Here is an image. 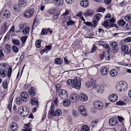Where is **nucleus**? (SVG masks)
Returning a JSON list of instances; mask_svg holds the SVG:
<instances>
[{"label": "nucleus", "mask_w": 131, "mask_h": 131, "mask_svg": "<svg viewBox=\"0 0 131 131\" xmlns=\"http://www.w3.org/2000/svg\"><path fill=\"white\" fill-rule=\"evenodd\" d=\"M0 76L4 78L7 75L10 79L11 76L12 69L11 67L8 68V65L6 63H2L0 65Z\"/></svg>", "instance_id": "obj_1"}, {"label": "nucleus", "mask_w": 131, "mask_h": 131, "mask_svg": "<svg viewBox=\"0 0 131 131\" xmlns=\"http://www.w3.org/2000/svg\"><path fill=\"white\" fill-rule=\"evenodd\" d=\"M127 83L124 81H121L118 83L116 88L119 92H123L127 89Z\"/></svg>", "instance_id": "obj_2"}, {"label": "nucleus", "mask_w": 131, "mask_h": 131, "mask_svg": "<svg viewBox=\"0 0 131 131\" xmlns=\"http://www.w3.org/2000/svg\"><path fill=\"white\" fill-rule=\"evenodd\" d=\"M18 112L22 116L25 117L28 115L29 113V110L26 107L21 106L19 108Z\"/></svg>", "instance_id": "obj_3"}, {"label": "nucleus", "mask_w": 131, "mask_h": 131, "mask_svg": "<svg viewBox=\"0 0 131 131\" xmlns=\"http://www.w3.org/2000/svg\"><path fill=\"white\" fill-rule=\"evenodd\" d=\"M58 95L59 97L62 99L64 100L67 98L68 93L65 90L60 89L58 92Z\"/></svg>", "instance_id": "obj_4"}, {"label": "nucleus", "mask_w": 131, "mask_h": 131, "mask_svg": "<svg viewBox=\"0 0 131 131\" xmlns=\"http://www.w3.org/2000/svg\"><path fill=\"white\" fill-rule=\"evenodd\" d=\"M72 88L76 89H79L81 86L80 80L78 77H76L74 79V82L73 84Z\"/></svg>", "instance_id": "obj_5"}, {"label": "nucleus", "mask_w": 131, "mask_h": 131, "mask_svg": "<svg viewBox=\"0 0 131 131\" xmlns=\"http://www.w3.org/2000/svg\"><path fill=\"white\" fill-rule=\"evenodd\" d=\"M35 12L34 9L33 8L29 9L24 14V16L26 18H29L32 16Z\"/></svg>", "instance_id": "obj_6"}, {"label": "nucleus", "mask_w": 131, "mask_h": 131, "mask_svg": "<svg viewBox=\"0 0 131 131\" xmlns=\"http://www.w3.org/2000/svg\"><path fill=\"white\" fill-rule=\"evenodd\" d=\"M94 107L99 110L102 109L103 107V105L102 102L100 101H96L94 103Z\"/></svg>", "instance_id": "obj_7"}, {"label": "nucleus", "mask_w": 131, "mask_h": 131, "mask_svg": "<svg viewBox=\"0 0 131 131\" xmlns=\"http://www.w3.org/2000/svg\"><path fill=\"white\" fill-rule=\"evenodd\" d=\"M1 14L3 15V18L5 19H7L10 15V12L8 10L6 9H3Z\"/></svg>", "instance_id": "obj_8"}, {"label": "nucleus", "mask_w": 131, "mask_h": 131, "mask_svg": "<svg viewBox=\"0 0 131 131\" xmlns=\"http://www.w3.org/2000/svg\"><path fill=\"white\" fill-rule=\"evenodd\" d=\"M21 100L24 102H26L28 99V95L27 93L26 92H22L20 94Z\"/></svg>", "instance_id": "obj_9"}, {"label": "nucleus", "mask_w": 131, "mask_h": 131, "mask_svg": "<svg viewBox=\"0 0 131 131\" xmlns=\"http://www.w3.org/2000/svg\"><path fill=\"white\" fill-rule=\"evenodd\" d=\"M78 98V96L75 94L73 93L71 94L70 96V101L74 103L77 101L79 99Z\"/></svg>", "instance_id": "obj_10"}, {"label": "nucleus", "mask_w": 131, "mask_h": 131, "mask_svg": "<svg viewBox=\"0 0 131 131\" xmlns=\"http://www.w3.org/2000/svg\"><path fill=\"white\" fill-rule=\"evenodd\" d=\"M108 99L111 101L113 102H115L118 99V96L116 94H112L109 96Z\"/></svg>", "instance_id": "obj_11"}, {"label": "nucleus", "mask_w": 131, "mask_h": 131, "mask_svg": "<svg viewBox=\"0 0 131 131\" xmlns=\"http://www.w3.org/2000/svg\"><path fill=\"white\" fill-rule=\"evenodd\" d=\"M78 110L80 113L83 116L87 115L86 110L83 106H80L78 108Z\"/></svg>", "instance_id": "obj_12"}, {"label": "nucleus", "mask_w": 131, "mask_h": 131, "mask_svg": "<svg viewBox=\"0 0 131 131\" xmlns=\"http://www.w3.org/2000/svg\"><path fill=\"white\" fill-rule=\"evenodd\" d=\"M102 25L104 26L106 28H107L108 27H115V25L113 24H111L109 23L108 21H104L103 22L102 24Z\"/></svg>", "instance_id": "obj_13"}, {"label": "nucleus", "mask_w": 131, "mask_h": 131, "mask_svg": "<svg viewBox=\"0 0 131 131\" xmlns=\"http://www.w3.org/2000/svg\"><path fill=\"white\" fill-rule=\"evenodd\" d=\"M80 5L83 7H87L89 5V2L88 0H81L80 2Z\"/></svg>", "instance_id": "obj_14"}, {"label": "nucleus", "mask_w": 131, "mask_h": 131, "mask_svg": "<svg viewBox=\"0 0 131 131\" xmlns=\"http://www.w3.org/2000/svg\"><path fill=\"white\" fill-rule=\"evenodd\" d=\"M80 99L81 101L82 102H85L88 99L87 96L84 93H81L80 95Z\"/></svg>", "instance_id": "obj_15"}, {"label": "nucleus", "mask_w": 131, "mask_h": 131, "mask_svg": "<svg viewBox=\"0 0 131 131\" xmlns=\"http://www.w3.org/2000/svg\"><path fill=\"white\" fill-rule=\"evenodd\" d=\"M11 129L13 131H16L18 129V126L15 122H13L11 123L10 125Z\"/></svg>", "instance_id": "obj_16"}, {"label": "nucleus", "mask_w": 131, "mask_h": 131, "mask_svg": "<svg viewBox=\"0 0 131 131\" xmlns=\"http://www.w3.org/2000/svg\"><path fill=\"white\" fill-rule=\"evenodd\" d=\"M36 93V91L34 88L31 87L28 90V94L30 96H33Z\"/></svg>", "instance_id": "obj_17"}, {"label": "nucleus", "mask_w": 131, "mask_h": 131, "mask_svg": "<svg viewBox=\"0 0 131 131\" xmlns=\"http://www.w3.org/2000/svg\"><path fill=\"white\" fill-rule=\"evenodd\" d=\"M108 71L106 67H102L101 69L100 73L103 75H107L108 73Z\"/></svg>", "instance_id": "obj_18"}, {"label": "nucleus", "mask_w": 131, "mask_h": 131, "mask_svg": "<svg viewBox=\"0 0 131 131\" xmlns=\"http://www.w3.org/2000/svg\"><path fill=\"white\" fill-rule=\"evenodd\" d=\"M109 123L111 126H114L117 124L116 118L115 117L111 118L109 120Z\"/></svg>", "instance_id": "obj_19"}, {"label": "nucleus", "mask_w": 131, "mask_h": 131, "mask_svg": "<svg viewBox=\"0 0 131 131\" xmlns=\"http://www.w3.org/2000/svg\"><path fill=\"white\" fill-rule=\"evenodd\" d=\"M25 128L23 131H31L32 129L31 125L29 123L25 125Z\"/></svg>", "instance_id": "obj_20"}, {"label": "nucleus", "mask_w": 131, "mask_h": 131, "mask_svg": "<svg viewBox=\"0 0 131 131\" xmlns=\"http://www.w3.org/2000/svg\"><path fill=\"white\" fill-rule=\"evenodd\" d=\"M54 3L56 5L58 6H61L63 4V0H53Z\"/></svg>", "instance_id": "obj_21"}, {"label": "nucleus", "mask_w": 131, "mask_h": 131, "mask_svg": "<svg viewBox=\"0 0 131 131\" xmlns=\"http://www.w3.org/2000/svg\"><path fill=\"white\" fill-rule=\"evenodd\" d=\"M18 4L21 7H24L27 5L26 1V0H19Z\"/></svg>", "instance_id": "obj_22"}, {"label": "nucleus", "mask_w": 131, "mask_h": 131, "mask_svg": "<svg viewBox=\"0 0 131 131\" xmlns=\"http://www.w3.org/2000/svg\"><path fill=\"white\" fill-rule=\"evenodd\" d=\"M30 103L32 105H37V106L38 105V101L35 98L32 97L31 99Z\"/></svg>", "instance_id": "obj_23"}, {"label": "nucleus", "mask_w": 131, "mask_h": 131, "mask_svg": "<svg viewBox=\"0 0 131 131\" xmlns=\"http://www.w3.org/2000/svg\"><path fill=\"white\" fill-rule=\"evenodd\" d=\"M110 73L111 75L113 77H115L118 74L117 71L115 69H113L111 70Z\"/></svg>", "instance_id": "obj_24"}, {"label": "nucleus", "mask_w": 131, "mask_h": 131, "mask_svg": "<svg viewBox=\"0 0 131 131\" xmlns=\"http://www.w3.org/2000/svg\"><path fill=\"white\" fill-rule=\"evenodd\" d=\"M110 46L113 48H117L118 46V43L115 41H112L110 43Z\"/></svg>", "instance_id": "obj_25"}, {"label": "nucleus", "mask_w": 131, "mask_h": 131, "mask_svg": "<svg viewBox=\"0 0 131 131\" xmlns=\"http://www.w3.org/2000/svg\"><path fill=\"white\" fill-rule=\"evenodd\" d=\"M93 11L92 10L89 9L86 10L84 13L85 16H89L93 14Z\"/></svg>", "instance_id": "obj_26"}, {"label": "nucleus", "mask_w": 131, "mask_h": 131, "mask_svg": "<svg viewBox=\"0 0 131 131\" xmlns=\"http://www.w3.org/2000/svg\"><path fill=\"white\" fill-rule=\"evenodd\" d=\"M58 12L56 9L54 8H53L49 10L48 11V13L50 14L53 15L56 13Z\"/></svg>", "instance_id": "obj_27"}, {"label": "nucleus", "mask_w": 131, "mask_h": 131, "mask_svg": "<svg viewBox=\"0 0 131 131\" xmlns=\"http://www.w3.org/2000/svg\"><path fill=\"white\" fill-rule=\"evenodd\" d=\"M62 63L63 61L59 58H56L54 62V63L57 64H60Z\"/></svg>", "instance_id": "obj_28"}, {"label": "nucleus", "mask_w": 131, "mask_h": 131, "mask_svg": "<svg viewBox=\"0 0 131 131\" xmlns=\"http://www.w3.org/2000/svg\"><path fill=\"white\" fill-rule=\"evenodd\" d=\"M117 23L119 26H123L126 24V22L123 19H121L118 21Z\"/></svg>", "instance_id": "obj_29"}, {"label": "nucleus", "mask_w": 131, "mask_h": 131, "mask_svg": "<svg viewBox=\"0 0 131 131\" xmlns=\"http://www.w3.org/2000/svg\"><path fill=\"white\" fill-rule=\"evenodd\" d=\"M128 49V46L127 45H124L122 46L121 47V49L122 51L125 53L127 52Z\"/></svg>", "instance_id": "obj_30"}, {"label": "nucleus", "mask_w": 131, "mask_h": 131, "mask_svg": "<svg viewBox=\"0 0 131 131\" xmlns=\"http://www.w3.org/2000/svg\"><path fill=\"white\" fill-rule=\"evenodd\" d=\"M12 41L14 44L19 46L20 45V41L17 39H14L12 40Z\"/></svg>", "instance_id": "obj_31"}, {"label": "nucleus", "mask_w": 131, "mask_h": 131, "mask_svg": "<svg viewBox=\"0 0 131 131\" xmlns=\"http://www.w3.org/2000/svg\"><path fill=\"white\" fill-rule=\"evenodd\" d=\"M63 104L65 106H69L70 104V101L68 99L64 100L63 101Z\"/></svg>", "instance_id": "obj_32"}, {"label": "nucleus", "mask_w": 131, "mask_h": 131, "mask_svg": "<svg viewBox=\"0 0 131 131\" xmlns=\"http://www.w3.org/2000/svg\"><path fill=\"white\" fill-rule=\"evenodd\" d=\"M102 16L100 13H97L95 15L94 17V19H95L96 20L99 21L100 19L102 17Z\"/></svg>", "instance_id": "obj_33"}, {"label": "nucleus", "mask_w": 131, "mask_h": 131, "mask_svg": "<svg viewBox=\"0 0 131 131\" xmlns=\"http://www.w3.org/2000/svg\"><path fill=\"white\" fill-rule=\"evenodd\" d=\"M2 87L4 89H6L8 87V82L6 80H3L2 84Z\"/></svg>", "instance_id": "obj_34"}, {"label": "nucleus", "mask_w": 131, "mask_h": 131, "mask_svg": "<svg viewBox=\"0 0 131 131\" xmlns=\"http://www.w3.org/2000/svg\"><path fill=\"white\" fill-rule=\"evenodd\" d=\"M81 129L82 131H90L89 127L86 125H83Z\"/></svg>", "instance_id": "obj_35"}, {"label": "nucleus", "mask_w": 131, "mask_h": 131, "mask_svg": "<svg viewBox=\"0 0 131 131\" xmlns=\"http://www.w3.org/2000/svg\"><path fill=\"white\" fill-rule=\"evenodd\" d=\"M125 20L127 21H131V15L128 14L126 16L124 17Z\"/></svg>", "instance_id": "obj_36"}, {"label": "nucleus", "mask_w": 131, "mask_h": 131, "mask_svg": "<svg viewBox=\"0 0 131 131\" xmlns=\"http://www.w3.org/2000/svg\"><path fill=\"white\" fill-rule=\"evenodd\" d=\"M29 28L28 27H26L22 31L24 35H26L29 33Z\"/></svg>", "instance_id": "obj_37"}, {"label": "nucleus", "mask_w": 131, "mask_h": 131, "mask_svg": "<svg viewBox=\"0 0 131 131\" xmlns=\"http://www.w3.org/2000/svg\"><path fill=\"white\" fill-rule=\"evenodd\" d=\"M93 82L92 81H88L86 82L85 86L87 88H90L93 85Z\"/></svg>", "instance_id": "obj_38"}, {"label": "nucleus", "mask_w": 131, "mask_h": 131, "mask_svg": "<svg viewBox=\"0 0 131 131\" xmlns=\"http://www.w3.org/2000/svg\"><path fill=\"white\" fill-rule=\"evenodd\" d=\"M56 111H54V110L52 111V112H49L48 113L49 117L50 118H51L53 116H56Z\"/></svg>", "instance_id": "obj_39"}, {"label": "nucleus", "mask_w": 131, "mask_h": 131, "mask_svg": "<svg viewBox=\"0 0 131 131\" xmlns=\"http://www.w3.org/2000/svg\"><path fill=\"white\" fill-rule=\"evenodd\" d=\"M20 6H19V5L15 4L13 8L15 11L18 12L20 11Z\"/></svg>", "instance_id": "obj_40"}, {"label": "nucleus", "mask_w": 131, "mask_h": 131, "mask_svg": "<svg viewBox=\"0 0 131 131\" xmlns=\"http://www.w3.org/2000/svg\"><path fill=\"white\" fill-rule=\"evenodd\" d=\"M103 46L104 48L106 49L108 52H109L110 49V47L108 44H103Z\"/></svg>", "instance_id": "obj_41"}, {"label": "nucleus", "mask_w": 131, "mask_h": 131, "mask_svg": "<svg viewBox=\"0 0 131 131\" xmlns=\"http://www.w3.org/2000/svg\"><path fill=\"white\" fill-rule=\"evenodd\" d=\"M60 14V13L58 12H57L56 13L54 14V15L52 17V18L53 19H57L58 17L59 16Z\"/></svg>", "instance_id": "obj_42"}, {"label": "nucleus", "mask_w": 131, "mask_h": 131, "mask_svg": "<svg viewBox=\"0 0 131 131\" xmlns=\"http://www.w3.org/2000/svg\"><path fill=\"white\" fill-rule=\"evenodd\" d=\"M74 82V81L72 79H69L67 81V83L69 85H71Z\"/></svg>", "instance_id": "obj_43"}, {"label": "nucleus", "mask_w": 131, "mask_h": 131, "mask_svg": "<svg viewBox=\"0 0 131 131\" xmlns=\"http://www.w3.org/2000/svg\"><path fill=\"white\" fill-rule=\"evenodd\" d=\"M22 100L19 97H17L16 99V102L17 104L19 105L22 102Z\"/></svg>", "instance_id": "obj_44"}, {"label": "nucleus", "mask_w": 131, "mask_h": 131, "mask_svg": "<svg viewBox=\"0 0 131 131\" xmlns=\"http://www.w3.org/2000/svg\"><path fill=\"white\" fill-rule=\"evenodd\" d=\"M125 28L128 30H131V23H128L125 26Z\"/></svg>", "instance_id": "obj_45"}, {"label": "nucleus", "mask_w": 131, "mask_h": 131, "mask_svg": "<svg viewBox=\"0 0 131 131\" xmlns=\"http://www.w3.org/2000/svg\"><path fill=\"white\" fill-rule=\"evenodd\" d=\"M27 38V36H23L21 37V40L22 42L23 43H25L26 40Z\"/></svg>", "instance_id": "obj_46"}, {"label": "nucleus", "mask_w": 131, "mask_h": 131, "mask_svg": "<svg viewBox=\"0 0 131 131\" xmlns=\"http://www.w3.org/2000/svg\"><path fill=\"white\" fill-rule=\"evenodd\" d=\"M56 111V116H58L61 115L62 114V112L59 109H57Z\"/></svg>", "instance_id": "obj_47"}, {"label": "nucleus", "mask_w": 131, "mask_h": 131, "mask_svg": "<svg viewBox=\"0 0 131 131\" xmlns=\"http://www.w3.org/2000/svg\"><path fill=\"white\" fill-rule=\"evenodd\" d=\"M12 49L14 52L16 53L18 52L19 51V49L17 47L15 46H13L12 47Z\"/></svg>", "instance_id": "obj_48"}, {"label": "nucleus", "mask_w": 131, "mask_h": 131, "mask_svg": "<svg viewBox=\"0 0 131 131\" xmlns=\"http://www.w3.org/2000/svg\"><path fill=\"white\" fill-rule=\"evenodd\" d=\"M48 33V30L47 29H43L42 30L41 34L42 35H46Z\"/></svg>", "instance_id": "obj_49"}, {"label": "nucleus", "mask_w": 131, "mask_h": 131, "mask_svg": "<svg viewBox=\"0 0 131 131\" xmlns=\"http://www.w3.org/2000/svg\"><path fill=\"white\" fill-rule=\"evenodd\" d=\"M26 26V25L25 23H21L19 25V27L20 29H22L24 28Z\"/></svg>", "instance_id": "obj_50"}, {"label": "nucleus", "mask_w": 131, "mask_h": 131, "mask_svg": "<svg viewBox=\"0 0 131 131\" xmlns=\"http://www.w3.org/2000/svg\"><path fill=\"white\" fill-rule=\"evenodd\" d=\"M100 85H94L93 86V88L94 89H95L96 91L97 92H99V88L100 87H99Z\"/></svg>", "instance_id": "obj_51"}, {"label": "nucleus", "mask_w": 131, "mask_h": 131, "mask_svg": "<svg viewBox=\"0 0 131 131\" xmlns=\"http://www.w3.org/2000/svg\"><path fill=\"white\" fill-rule=\"evenodd\" d=\"M125 104V103L123 101H119L116 103V104L118 105L122 106Z\"/></svg>", "instance_id": "obj_52"}, {"label": "nucleus", "mask_w": 131, "mask_h": 131, "mask_svg": "<svg viewBox=\"0 0 131 131\" xmlns=\"http://www.w3.org/2000/svg\"><path fill=\"white\" fill-rule=\"evenodd\" d=\"M74 23V22L71 20H69L67 21V25L69 26L73 24Z\"/></svg>", "instance_id": "obj_53"}, {"label": "nucleus", "mask_w": 131, "mask_h": 131, "mask_svg": "<svg viewBox=\"0 0 131 131\" xmlns=\"http://www.w3.org/2000/svg\"><path fill=\"white\" fill-rule=\"evenodd\" d=\"M12 100H11L10 102L8 107V108L10 112H11V109L12 107Z\"/></svg>", "instance_id": "obj_54"}, {"label": "nucleus", "mask_w": 131, "mask_h": 131, "mask_svg": "<svg viewBox=\"0 0 131 131\" xmlns=\"http://www.w3.org/2000/svg\"><path fill=\"white\" fill-rule=\"evenodd\" d=\"M52 46L51 45H48L46 46L45 47L46 50L47 51H48L50 50L51 49Z\"/></svg>", "instance_id": "obj_55"}, {"label": "nucleus", "mask_w": 131, "mask_h": 131, "mask_svg": "<svg viewBox=\"0 0 131 131\" xmlns=\"http://www.w3.org/2000/svg\"><path fill=\"white\" fill-rule=\"evenodd\" d=\"M124 41L126 42H129L131 41V37L126 38L124 39Z\"/></svg>", "instance_id": "obj_56"}, {"label": "nucleus", "mask_w": 131, "mask_h": 131, "mask_svg": "<svg viewBox=\"0 0 131 131\" xmlns=\"http://www.w3.org/2000/svg\"><path fill=\"white\" fill-rule=\"evenodd\" d=\"M35 45L37 48H39L40 47V42L38 41H37L35 43Z\"/></svg>", "instance_id": "obj_57"}, {"label": "nucleus", "mask_w": 131, "mask_h": 131, "mask_svg": "<svg viewBox=\"0 0 131 131\" xmlns=\"http://www.w3.org/2000/svg\"><path fill=\"white\" fill-rule=\"evenodd\" d=\"M96 47L95 45H93V47L92 48V49L91 51V52L92 53H93L95 52L96 50Z\"/></svg>", "instance_id": "obj_58"}, {"label": "nucleus", "mask_w": 131, "mask_h": 131, "mask_svg": "<svg viewBox=\"0 0 131 131\" xmlns=\"http://www.w3.org/2000/svg\"><path fill=\"white\" fill-rule=\"evenodd\" d=\"M72 114L73 116L75 117H77L78 115V113L75 110L72 111Z\"/></svg>", "instance_id": "obj_59"}, {"label": "nucleus", "mask_w": 131, "mask_h": 131, "mask_svg": "<svg viewBox=\"0 0 131 131\" xmlns=\"http://www.w3.org/2000/svg\"><path fill=\"white\" fill-rule=\"evenodd\" d=\"M111 15L109 14H107L105 16V19L106 20H108L111 17Z\"/></svg>", "instance_id": "obj_60"}, {"label": "nucleus", "mask_w": 131, "mask_h": 131, "mask_svg": "<svg viewBox=\"0 0 131 131\" xmlns=\"http://www.w3.org/2000/svg\"><path fill=\"white\" fill-rule=\"evenodd\" d=\"M4 56V55L2 51L0 50V60L3 59Z\"/></svg>", "instance_id": "obj_61"}, {"label": "nucleus", "mask_w": 131, "mask_h": 131, "mask_svg": "<svg viewBox=\"0 0 131 131\" xmlns=\"http://www.w3.org/2000/svg\"><path fill=\"white\" fill-rule=\"evenodd\" d=\"M84 24H85L86 25H88L89 26H93V24L90 22H84Z\"/></svg>", "instance_id": "obj_62"}, {"label": "nucleus", "mask_w": 131, "mask_h": 131, "mask_svg": "<svg viewBox=\"0 0 131 131\" xmlns=\"http://www.w3.org/2000/svg\"><path fill=\"white\" fill-rule=\"evenodd\" d=\"M112 0H104V2L106 5H108L111 2Z\"/></svg>", "instance_id": "obj_63"}, {"label": "nucleus", "mask_w": 131, "mask_h": 131, "mask_svg": "<svg viewBox=\"0 0 131 131\" xmlns=\"http://www.w3.org/2000/svg\"><path fill=\"white\" fill-rule=\"evenodd\" d=\"M105 58L106 60H109L110 59V57L108 53L105 56Z\"/></svg>", "instance_id": "obj_64"}]
</instances>
